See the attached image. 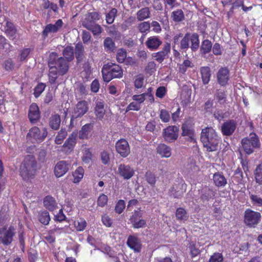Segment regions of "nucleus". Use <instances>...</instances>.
<instances>
[{
  "label": "nucleus",
  "instance_id": "obj_50",
  "mask_svg": "<svg viewBox=\"0 0 262 262\" xmlns=\"http://www.w3.org/2000/svg\"><path fill=\"white\" fill-rule=\"evenodd\" d=\"M150 27L149 23L144 21L139 24L138 26V28L140 32L146 33L149 30Z\"/></svg>",
  "mask_w": 262,
  "mask_h": 262
},
{
  "label": "nucleus",
  "instance_id": "obj_55",
  "mask_svg": "<svg viewBox=\"0 0 262 262\" xmlns=\"http://www.w3.org/2000/svg\"><path fill=\"white\" fill-rule=\"evenodd\" d=\"M92 160V153L90 149H86L84 150L83 156L82 157V161L85 163H89Z\"/></svg>",
  "mask_w": 262,
  "mask_h": 262
},
{
  "label": "nucleus",
  "instance_id": "obj_56",
  "mask_svg": "<svg viewBox=\"0 0 262 262\" xmlns=\"http://www.w3.org/2000/svg\"><path fill=\"white\" fill-rule=\"evenodd\" d=\"M208 262H223L222 255L219 253H214L210 257Z\"/></svg>",
  "mask_w": 262,
  "mask_h": 262
},
{
  "label": "nucleus",
  "instance_id": "obj_63",
  "mask_svg": "<svg viewBox=\"0 0 262 262\" xmlns=\"http://www.w3.org/2000/svg\"><path fill=\"white\" fill-rule=\"evenodd\" d=\"M166 93V89L164 86H160L157 90L156 95L157 97L162 98Z\"/></svg>",
  "mask_w": 262,
  "mask_h": 262
},
{
  "label": "nucleus",
  "instance_id": "obj_61",
  "mask_svg": "<svg viewBox=\"0 0 262 262\" xmlns=\"http://www.w3.org/2000/svg\"><path fill=\"white\" fill-rule=\"evenodd\" d=\"M126 57V53L123 50H121L118 53L116 58L117 61L119 62L122 63L123 62Z\"/></svg>",
  "mask_w": 262,
  "mask_h": 262
},
{
  "label": "nucleus",
  "instance_id": "obj_53",
  "mask_svg": "<svg viewBox=\"0 0 262 262\" xmlns=\"http://www.w3.org/2000/svg\"><path fill=\"white\" fill-rule=\"evenodd\" d=\"M144 83V79L143 76L139 75L136 78L134 82V85L136 89L142 88Z\"/></svg>",
  "mask_w": 262,
  "mask_h": 262
},
{
  "label": "nucleus",
  "instance_id": "obj_21",
  "mask_svg": "<svg viewBox=\"0 0 262 262\" xmlns=\"http://www.w3.org/2000/svg\"><path fill=\"white\" fill-rule=\"evenodd\" d=\"M215 192L213 190L208 187H205L201 190L200 201L204 204H207L210 199L213 198Z\"/></svg>",
  "mask_w": 262,
  "mask_h": 262
},
{
  "label": "nucleus",
  "instance_id": "obj_41",
  "mask_svg": "<svg viewBox=\"0 0 262 262\" xmlns=\"http://www.w3.org/2000/svg\"><path fill=\"white\" fill-rule=\"evenodd\" d=\"M117 10L115 8H113L106 14V21L108 24H112L116 16Z\"/></svg>",
  "mask_w": 262,
  "mask_h": 262
},
{
  "label": "nucleus",
  "instance_id": "obj_54",
  "mask_svg": "<svg viewBox=\"0 0 262 262\" xmlns=\"http://www.w3.org/2000/svg\"><path fill=\"white\" fill-rule=\"evenodd\" d=\"M107 196L104 194H101L97 200V204L100 207H104L107 202Z\"/></svg>",
  "mask_w": 262,
  "mask_h": 262
},
{
  "label": "nucleus",
  "instance_id": "obj_58",
  "mask_svg": "<svg viewBox=\"0 0 262 262\" xmlns=\"http://www.w3.org/2000/svg\"><path fill=\"white\" fill-rule=\"evenodd\" d=\"M104 46L107 49H112L115 46V43L110 37H106L104 41Z\"/></svg>",
  "mask_w": 262,
  "mask_h": 262
},
{
  "label": "nucleus",
  "instance_id": "obj_4",
  "mask_svg": "<svg viewBox=\"0 0 262 262\" xmlns=\"http://www.w3.org/2000/svg\"><path fill=\"white\" fill-rule=\"evenodd\" d=\"M241 144L243 150L248 155L253 153L254 149L259 148L260 145L258 136L254 133L242 139Z\"/></svg>",
  "mask_w": 262,
  "mask_h": 262
},
{
  "label": "nucleus",
  "instance_id": "obj_33",
  "mask_svg": "<svg viewBox=\"0 0 262 262\" xmlns=\"http://www.w3.org/2000/svg\"><path fill=\"white\" fill-rule=\"evenodd\" d=\"M182 135L183 136H188L190 139L191 141H192L194 140L193 138V130L190 127V125L187 123H184L182 126Z\"/></svg>",
  "mask_w": 262,
  "mask_h": 262
},
{
  "label": "nucleus",
  "instance_id": "obj_30",
  "mask_svg": "<svg viewBox=\"0 0 262 262\" xmlns=\"http://www.w3.org/2000/svg\"><path fill=\"white\" fill-rule=\"evenodd\" d=\"M109 64L113 74V79L121 78L123 76V71L121 67L112 63Z\"/></svg>",
  "mask_w": 262,
  "mask_h": 262
},
{
  "label": "nucleus",
  "instance_id": "obj_39",
  "mask_svg": "<svg viewBox=\"0 0 262 262\" xmlns=\"http://www.w3.org/2000/svg\"><path fill=\"white\" fill-rule=\"evenodd\" d=\"M176 216L178 220L185 221L188 219V215L186 211L182 208H178L176 210Z\"/></svg>",
  "mask_w": 262,
  "mask_h": 262
},
{
  "label": "nucleus",
  "instance_id": "obj_45",
  "mask_svg": "<svg viewBox=\"0 0 262 262\" xmlns=\"http://www.w3.org/2000/svg\"><path fill=\"white\" fill-rule=\"evenodd\" d=\"M159 117L163 122L167 123L169 121L170 116L168 112L166 110H161L160 111Z\"/></svg>",
  "mask_w": 262,
  "mask_h": 262
},
{
  "label": "nucleus",
  "instance_id": "obj_27",
  "mask_svg": "<svg viewBox=\"0 0 262 262\" xmlns=\"http://www.w3.org/2000/svg\"><path fill=\"white\" fill-rule=\"evenodd\" d=\"M191 95V90L187 87L183 88L181 94V99L183 104L187 105L190 102Z\"/></svg>",
  "mask_w": 262,
  "mask_h": 262
},
{
  "label": "nucleus",
  "instance_id": "obj_60",
  "mask_svg": "<svg viewBox=\"0 0 262 262\" xmlns=\"http://www.w3.org/2000/svg\"><path fill=\"white\" fill-rule=\"evenodd\" d=\"M240 6H242V9L245 12H247L248 11L251 10L252 8V6H250V7L245 6L244 5L243 2L241 0L236 1L235 3H234L233 4V8L236 7H239Z\"/></svg>",
  "mask_w": 262,
  "mask_h": 262
},
{
  "label": "nucleus",
  "instance_id": "obj_11",
  "mask_svg": "<svg viewBox=\"0 0 262 262\" xmlns=\"http://www.w3.org/2000/svg\"><path fill=\"white\" fill-rule=\"evenodd\" d=\"M117 173L124 180H129L134 176L135 172L129 165L122 163L118 165Z\"/></svg>",
  "mask_w": 262,
  "mask_h": 262
},
{
  "label": "nucleus",
  "instance_id": "obj_22",
  "mask_svg": "<svg viewBox=\"0 0 262 262\" xmlns=\"http://www.w3.org/2000/svg\"><path fill=\"white\" fill-rule=\"evenodd\" d=\"M213 180L215 185L218 187H224L227 184V179L220 172H216L213 174Z\"/></svg>",
  "mask_w": 262,
  "mask_h": 262
},
{
  "label": "nucleus",
  "instance_id": "obj_34",
  "mask_svg": "<svg viewBox=\"0 0 262 262\" xmlns=\"http://www.w3.org/2000/svg\"><path fill=\"white\" fill-rule=\"evenodd\" d=\"M38 219L42 224L45 225H48L50 221L49 212L46 210L39 212Z\"/></svg>",
  "mask_w": 262,
  "mask_h": 262
},
{
  "label": "nucleus",
  "instance_id": "obj_47",
  "mask_svg": "<svg viewBox=\"0 0 262 262\" xmlns=\"http://www.w3.org/2000/svg\"><path fill=\"white\" fill-rule=\"evenodd\" d=\"M215 96L218 102L220 104H224L226 102V94L223 91L217 90Z\"/></svg>",
  "mask_w": 262,
  "mask_h": 262
},
{
  "label": "nucleus",
  "instance_id": "obj_10",
  "mask_svg": "<svg viewBox=\"0 0 262 262\" xmlns=\"http://www.w3.org/2000/svg\"><path fill=\"white\" fill-rule=\"evenodd\" d=\"M115 147L117 152L123 158H126L130 152L128 143L125 139L118 140L116 143Z\"/></svg>",
  "mask_w": 262,
  "mask_h": 262
},
{
  "label": "nucleus",
  "instance_id": "obj_16",
  "mask_svg": "<svg viewBox=\"0 0 262 262\" xmlns=\"http://www.w3.org/2000/svg\"><path fill=\"white\" fill-rule=\"evenodd\" d=\"M95 105L94 111L96 118L97 119L102 120L105 114L104 101L101 99L95 98Z\"/></svg>",
  "mask_w": 262,
  "mask_h": 262
},
{
  "label": "nucleus",
  "instance_id": "obj_64",
  "mask_svg": "<svg viewBox=\"0 0 262 262\" xmlns=\"http://www.w3.org/2000/svg\"><path fill=\"white\" fill-rule=\"evenodd\" d=\"M45 89L43 84L38 85L35 89L34 94L35 97H38L41 94Z\"/></svg>",
  "mask_w": 262,
  "mask_h": 262
},
{
  "label": "nucleus",
  "instance_id": "obj_9",
  "mask_svg": "<svg viewBox=\"0 0 262 262\" xmlns=\"http://www.w3.org/2000/svg\"><path fill=\"white\" fill-rule=\"evenodd\" d=\"M199 47V36L195 33L191 36L189 34L187 33L181 41V47L183 49L189 47L191 49H196Z\"/></svg>",
  "mask_w": 262,
  "mask_h": 262
},
{
  "label": "nucleus",
  "instance_id": "obj_57",
  "mask_svg": "<svg viewBox=\"0 0 262 262\" xmlns=\"http://www.w3.org/2000/svg\"><path fill=\"white\" fill-rule=\"evenodd\" d=\"M141 106L139 104H138L136 102H131L126 107V112H128L129 111H138L140 110Z\"/></svg>",
  "mask_w": 262,
  "mask_h": 262
},
{
  "label": "nucleus",
  "instance_id": "obj_40",
  "mask_svg": "<svg viewBox=\"0 0 262 262\" xmlns=\"http://www.w3.org/2000/svg\"><path fill=\"white\" fill-rule=\"evenodd\" d=\"M171 17L174 21L179 22L184 19V14L182 10L178 9L172 12Z\"/></svg>",
  "mask_w": 262,
  "mask_h": 262
},
{
  "label": "nucleus",
  "instance_id": "obj_62",
  "mask_svg": "<svg viewBox=\"0 0 262 262\" xmlns=\"http://www.w3.org/2000/svg\"><path fill=\"white\" fill-rule=\"evenodd\" d=\"M74 52L73 50H63V55L69 60H72L74 58Z\"/></svg>",
  "mask_w": 262,
  "mask_h": 262
},
{
  "label": "nucleus",
  "instance_id": "obj_12",
  "mask_svg": "<svg viewBox=\"0 0 262 262\" xmlns=\"http://www.w3.org/2000/svg\"><path fill=\"white\" fill-rule=\"evenodd\" d=\"M77 137V133L73 132L62 145V151L66 154H69L72 151L76 143Z\"/></svg>",
  "mask_w": 262,
  "mask_h": 262
},
{
  "label": "nucleus",
  "instance_id": "obj_52",
  "mask_svg": "<svg viewBox=\"0 0 262 262\" xmlns=\"http://www.w3.org/2000/svg\"><path fill=\"white\" fill-rule=\"evenodd\" d=\"M95 23V21L91 19L89 17H88L87 15H85L84 18L82 21V26L85 28L86 29L89 28L90 27H91Z\"/></svg>",
  "mask_w": 262,
  "mask_h": 262
},
{
  "label": "nucleus",
  "instance_id": "obj_14",
  "mask_svg": "<svg viewBox=\"0 0 262 262\" xmlns=\"http://www.w3.org/2000/svg\"><path fill=\"white\" fill-rule=\"evenodd\" d=\"M179 128L176 126H169L164 129L163 137L167 142L175 141L178 137Z\"/></svg>",
  "mask_w": 262,
  "mask_h": 262
},
{
  "label": "nucleus",
  "instance_id": "obj_1",
  "mask_svg": "<svg viewBox=\"0 0 262 262\" xmlns=\"http://www.w3.org/2000/svg\"><path fill=\"white\" fill-rule=\"evenodd\" d=\"M49 80L51 84L55 83L58 75H64L69 70V63L64 58L59 57L55 52L51 53L49 57Z\"/></svg>",
  "mask_w": 262,
  "mask_h": 262
},
{
  "label": "nucleus",
  "instance_id": "obj_31",
  "mask_svg": "<svg viewBox=\"0 0 262 262\" xmlns=\"http://www.w3.org/2000/svg\"><path fill=\"white\" fill-rule=\"evenodd\" d=\"M146 46L150 49H157L162 43V41L156 36H152L148 38Z\"/></svg>",
  "mask_w": 262,
  "mask_h": 262
},
{
  "label": "nucleus",
  "instance_id": "obj_35",
  "mask_svg": "<svg viewBox=\"0 0 262 262\" xmlns=\"http://www.w3.org/2000/svg\"><path fill=\"white\" fill-rule=\"evenodd\" d=\"M83 168L82 167H78L73 173V182L75 183H79L83 178Z\"/></svg>",
  "mask_w": 262,
  "mask_h": 262
},
{
  "label": "nucleus",
  "instance_id": "obj_25",
  "mask_svg": "<svg viewBox=\"0 0 262 262\" xmlns=\"http://www.w3.org/2000/svg\"><path fill=\"white\" fill-rule=\"evenodd\" d=\"M101 72L103 79L105 82H108L113 79V74H112L109 63L103 66L101 70Z\"/></svg>",
  "mask_w": 262,
  "mask_h": 262
},
{
  "label": "nucleus",
  "instance_id": "obj_20",
  "mask_svg": "<svg viewBox=\"0 0 262 262\" xmlns=\"http://www.w3.org/2000/svg\"><path fill=\"white\" fill-rule=\"evenodd\" d=\"M63 24L61 19H58L55 24H49L46 26L42 32V35L45 38L48 36L49 33H56L62 27Z\"/></svg>",
  "mask_w": 262,
  "mask_h": 262
},
{
  "label": "nucleus",
  "instance_id": "obj_38",
  "mask_svg": "<svg viewBox=\"0 0 262 262\" xmlns=\"http://www.w3.org/2000/svg\"><path fill=\"white\" fill-rule=\"evenodd\" d=\"M74 225L77 231H82L85 229L87 223L84 219L80 218L74 221Z\"/></svg>",
  "mask_w": 262,
  "mask_h": 262
},
{
  "label": "nucleus",
  "instance_id": "obj_32",
  "mask_svg": "<svg viewBox=\"0 0 262 262\" xmlns=\"http://www.w3.org/2000/svg\"><path fill=\"white\" fill-rule=\"evenodd\" d=\"M201 73L203 83H208L211 76L210 68L208 67H202L201 69Z\"/></svg>",
  "mask_w": 262,
  "mask_h": 262
},
{
  "label": "nucleus",
  "instance_id": "obj_29",
  "mask_svg": "<svg viewBox=\"0 0 262 262\" xmlns=\"http://www.w3.org/2000/svg\"><path fill=\"white\" fill-rule=\"evenodd\" d=\"M93 125L91 123L83 125L79 132V137L81 139H88L92 128Z\"/></svg>",
  "mask_w": 262,
  "mask_h": 262
},
{
  "label": "nucleus",
  "instance_id": "obj_49",
  "mask_svg": "<svg viewBox=\"0 0 262 262\" xmlns=\"http://www.w3.org/2000/svg\"><path fill=\"white\" fill-rule=\"evenodd\" d=\"M146 180L152 186H154L156 182V176L151 172H147L145 175Z\"/></svg>",
  "mask_w": 262,
  "mask_h": 262
},
{
  "label": "nucleus",
  "instance_id": "obj_44",
  "mask_svg": "<svg viewBox=\"0 0 262 262\" xmlns=\"http://www.w3.org/2000/svg\"><path fill=\"white\" fill-rule=\"evenodd\" d=\"M250 199L253 205L262 207V198L260 196L250 193Z\"/></svg>",
  "mask_w": 262,
  "mask_h": 262
},
{
  "label": "nucleus",
  "instance_id": "obj_42",
  "mask_svg": "<svg viewBox=\"0 0 262 262\" xmlns=\"http://www.w3.org/2000/svg\"><path fill=\"white\" fill-rule=\"evenodd\" d=\"M88 30L91 31L94 36L100 35L102 32L103 29L100 25L95 23L91 27L87 28Z\"/></svg>",
  "mask_w": 262,
  "mask_h": 262
},
{
  "label": "nucleus",
  "instance_id": "obj_19",
  "mask_svg": "<svg viewBox=\"0 0 262 262\" xmlns=\"http://www.w3.org/2000/svg\"><path fill=\"white\" fill-rule=\"evenodd\" d=\"M127 246L135 252H140L141 250L142 244L140 239L134 235H129L127 241Z\"/></svg>",
  "mask_w": 262,
  "mask_h": 262
},
{
  "label": "nucleus",
  "instance_id": "obj_28",
  "mask_svg": "<svg viewBox=\"0 0 262 262\" xmlns=\"http://www.w3.org/2000/svg\"><path fill=\"white\" fill-rule=\"evenodd\" d=\"M43 204L45 206L48 210L53 211L57 207V204L54 199L50 196H47L43 200Z\"/></svg>",
  "mask_w": 262,
  "mask_h": 262
},
{
  "label": "nucleus",
  "instance_id": "obj_13",
  "mask_svg": "<svg viewBox=\"0 0 262 262\" xmlns=\"http://www.w3.org/2000/svg\"><path fill=\"white\" fill-rule=\"evenodd\" d=\"M236 127V121L234 120H229L222 124L221 130L224 136H229L234 133Z\"/></svg>",
  "mask_w": 262,
  "mask_h": 262
},
{
  "label": "nucleus",
  "instance_id": "obj_5",
  "mask_svg": "<svg viewBox=\"0 0 262 262\" xmlns=\"http://www.w3.org/2000/svg\"><path fill=\"white\" fill-rule=\"evenodd\" d=\"M16 234L15 229L10 226L0 228V244L9 246L12 243Z\"/></svg>",
  "mask_w": 262,
  "mask_h": 262
},
{
  "label": "nucleus",
  "instance_id": "obj_7",
  "mask_svg": "<svg viewBox=\"0 0 262 262\" xmlns=\"http://www.w3.org/2000/svg\"><path fill=\"white\" fill-rule=\"evenodd\" d=\"M261 217L259 212L247 209L244 213V222L248 227L255 228L259 223Z\"/></svg>",
  "mask_w": 262,
  "mask_h": 262
},
{
  "label": "nucleus",
  "instance_id": "obj_17",
  "mask_svg": "<svg viewBox=\"0 0 262 262\" xmlns=\"http://www.w3.org/2000/svg\"><path fill=\"white\" fill-rule=\"evenodd\" d=\"M70 164L66 161H60L57 163L54 168L56 177L59 178L63 176L69 169Z\"/></svg>",
  "mask_w": 262,
  "mask_h": 262
},
{
  "label": "nucleus",
  "instance_id": "obj_15",
  "mask_svg": "<svg viewBox=\"0 0 262 262\" xmlns=\"http://www.w3.org/2000/svg\"><path fill=\"white\" fill-rule=\"evenodd\" d=\"M40 113L38 105L33 103L29 107L28 118L32 124L36 123L40 119Z\"/></svg>",
  "mask_w": 262,
  "mask_h": 262
},
{
  "label": "nucleus",
  "instance_id": "obj_2",
  "mask_svg": "<svg viewBox=\"0 0 262 262\" xmlns=\"http://www.w3.org/2000/svg\"><path fill=\"white\" fill-rule=\"evenodd\" d=\"M200 139L204 147L207 151L212 152L217 150L220 137L212 127H207L203 129Z\"/></svg>",
  "mask_w": 262,
  "mask_h": 262
},
{
  "label": "nucleus",
  "instance_id": "obj_37",
  "mask_svg": "<svg viewBox=\"0 0 262 262\" xmlns=\"http://www.w3.org/2000/svg\"><path fill=\"white\" fill-rule=\"evenodd\" d=\"M68 135L67 131L66 128H61L58 133L55 139V142L57 144L62 143L64 139Z\"/></svg>",
  "mask_w": 262,
  "mask_h": 262
},
{
  "label": "nucleus",
  "instance_id": "obj_26",
  "mask_svg": "<svg viewBox=\"0 0 262 262\" xmlns=\"http://www.w3.org/2000/svg\"><path fill=\"white\" fill-rule=\"evenodd\" d=\"M60 122V117L59 115H52L49 119V125L52 129L57 130L59 128Z\"/></svg>",
  "mask_w": 262,
  "mask_h": 262
},
{
  "label": "nucleus",
  "instance_id": "obj_59",
  "mask_svg": "<svg viewBox=\"0 0 262 262\" xmlns=\"http://www.w3.org/2000/svg\"><path fill=\"white\" fill-rule=\"evenodd\" d=\"M10 48V45L7 41L6 39L0 35V49H9Z\"/></svg>",
  "mask_w": 262,
  "mask_h": 262
},
{
  "label": "nucleus",
  "instance_id": "obj_24",
  "mask_svg": "<svg viewBox=\"0 0 262 262\" xmlns=\"http://www.w3.org/2000/svg\"><path fill=\"white\" fill-rule=\"evenodd\" d=\"M157 152L162 157L169 158L171 155V148L165 144H161L157 147Z\"/></svg>",
  "mask_w": 262,
  "mask_h": 262
},
{
  "label": "nucleus",
  "instance_id": "obj_3",
  "mask_svg": "<svg viewBox=\"0 0 262 262\" xmlns=\"http://www.w3.org/2000/svg\"><path fill=\"white\" fill-rule=\"evenodd\" d=\"M37 166L35 157L31 155H27L19 168L20 175L23 179L27 181L33 178L36 174Z\"/></svg>",
  "mask_w": 262,
  "mask_h": 262
},
{
  "label": "nucleus",
  "instance_id": "obj_36",
  "mask_svg": "<svg viewBox=\"0 0 262 262\" xmlns=\"http://www.w3.org/2000/svg\"><path fill=\"white\" fill-rule=\"evenodd\" d=\"M150 12L148 7H145L140 10L137 14V18L139 20H142L148 18L150 16Z\"/></svg>",
  "mask_w": 262,
  "mask_h": 262
},
{
  "label": "nucleus",
  "instance_id": "obj_46",
  "mask_svg": "<svg viewBox=\"0 0 262 262\" xmlns=\"http://www.w3.org/2000/svg\"><path fill=\"white\" fill-rule=\"evenodd\" d=\"M131 223L132 224L133 227L134 228L138 229L140 228H143L145 226L146 222L145 220L143 219H140L138 220H134L132 221H130Z\"/></svg>",
  "mask_w": 262,
  "mask_h": 262
},
{
  "label": "nucleus",
  "instance_id": "obj_23",
  "mask_svg": "<svg viewBox=\"0 0 262 262\" xmlns=\"http://www.w3.org/2000/svg\"><path fill=\"white\" fill-rule=\"evenodd\" d=\"M5 32L8 37L13 39L16 37V30L13 24L10 22L7 21L4 26Z\"/></svg>",
  "mask_w": 262,
  "mask_h": 262
},
{
  "label": "nucleus",
  "instance_id": "obj_48",
  "mask_svg": "<svg viewBox=\"0 0 262 262\" xmlns=\"http://www.w3.org/2000/svg\"><path fill=\"white\" fill-rule=\"evenodd\" d=\"M169 50H162L155 54L154 57L158 61L161 62L164 59L165 56L168 54Z\"/></svg>",
  "mask_w": 262,
  "mask_h": 262
},
{
  "label": "nucleus",
  "instance_id": "obj_8",
  "mask_svg": "<svg viewBox=\"0 0 262 262\" xmlns=\"http://www.w3.org/2000/svg\"><path fill=\"white\" fill-rule=\"evenodd\" d=\"M88 103L85 100L79 101L75 105L72 113L70 125L74 126V119L81 118L88 112Z\"/></svg>",
  "mask_w": 262,
  "mask_h": 262
},
{
  "label": "nucleus",
  "instance_id": "obj_6",
  "mask_svg": "<svg viewBox=\"0 0 262 262\" xmlns=\"http://www.w3.org/2000/svg\"><path fill=\"white\" fill-rule=\"evenodd\" d=\"M48 135L47 129L45 127L40 129L37 126L30 128L27 135V139L32 143H40L43 141Z\"/></svg>",
  "mask_w": 262,
  "mask_h": 262
},
{
  "label": "nucleus",
  "instance_id": "obj_43",
  "mask_svg": "<svg viewBox=\"0 0 262 262\" xmlns=\"http://www.w3.org/2000/svg\"><path fill=\"white\" fill-rule=\"evenodd\" d=\"M256 182L260 184L262 183V164H259L255 170Z\"/></svg>",
  "mask_w": 262,
  "mask_h": 262
},
{
  "label": "nucleus",
  "instance_id": "obj_18",
  "mask_svg": "<svg viewBox=\"0 0 262 262\" xmlns=\"http://www.w3.org/2000/svg\"><path fill=\"white\" fill-rule=\"evenodd\" d=\"M218 83L222 86L227 84L229 77V71L227 68H221L216 74Z\"/></svg>",
  "mask_w": 262,
  "mask_h": 262
},
{
  "label": "nucleus",
  "instance_id": "obj_51",
  "mask_svg": "<svg viewBox=\"0 0 262 262\" xmlns=\"http://www.w3.org/2000/svg\"><path fill=\"white\" fill-rule=\"evenodd\" d=\"M125 207V202L123 200H120L117 202L116 206H115V211L118 213L120 214L122 212L124 209Z\"/></svg>",
  "mask_w": 262,
  "mask_h": 262
}]
</instances>
